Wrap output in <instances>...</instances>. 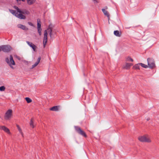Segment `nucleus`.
<instances>
[{"instance_id": "1", "label": "nucleus", "mask_w": 159, "mask_h": 159, "mask_svg": "<svg viewBox=\"0 0 159 159\" xmlns=\"http://www.w3.org/2000/svg\"><path fill=\"white\" fill-rule=\"evenodd\" d=\"M14 8L16 10L17 12L16 13L15 11L10 10V11L11 13L20 19H25V16L21 14L22 11L18 7L15 6L14 7Z\"/></svg>"}, {"instance_id": "2", "label": "nucleus", "mask_w": 159, "mask_h": 159, "mask_svg": "<svg viewBox=\"0 0 159 159\" xmlns=\"http://www.w3.org/2000/svg\"><path fill=\"white\" fill-rule=\"evenodd\" d=\"M52 30L50 28H48L47 30H45L44 31V36L43 40V43L44 48L45 47L48 41V33H49L51 37L52 35Z\"/></svg>"}, {"instance_id": "3", "label": "nucleus", "mask_w": 159, "mask_h": 159, "mask_svg": "<svg viewBox=\"0 0 159 159\" xmlns=\"http://www.w3.org/2000/svg\"><path fill=\"white\" fill-rule=\"evenodd\" d=\"M13 116V111L11 109H8L6 112L4 118L6 120H10Z\"/></svg>"}, {"instance_id": "4", "label": "nucleus", "mask_w": 159, "mask_h": 159, "mask_svg": "<svg viewBox=\"0 0 159 159\" xmlns=\"http://www.w3.org/2000/svg\"><path fill=\"white\" fill-rule=\"evenodd\" d=\"M138 139L140 141L142 142H151L150 137L147 135L139 136Z\"/></svg>"}, {"instance_id": "5", "label": "nucleus", "mask_w": 159, "mask_h": 159, "mask_svg": "<svg viewBox=\"0 0 159 159\" xmlns=\"http://www.w3.org/2000/svg\"><path fill=\"white\" fill-rule=\"evenodd\" d=\"M6 61L11 67L13 68L12 65H15V63L13 60L12 56L11 55L10 56V60L8 57H7L6 59Z\"/></svg>"}, {"instance_id": "6", "label": "nucleus", "mask_w": 159, "mask_h": 159, "mask_svg": "<svg viewBox=\"0 0 159 159\" xmlns=\"http://www.w3.org/2000/svg\"><path fill=\"white\" fill-rule=\"evenodd\" d=\"M12 49V48L9 45H2L1 46V50L5 52H8Z\"/></svg>"}, {"instance_id": "7", "label": "nucleus", "mask_w": 159, "mask_h": 159, "mask_svg": "<svg viewBox=\"0 0 159 159\" xmlns=\"http://www.w3.org/2000/svg\"><path fill=\"white\" fill-rule=\"evenodd\" d=\"M148 65L149 68H152L155 67V65L154 61L153 59L150 58H148L147 59Z\"/></svg>"}, {"instance_id": "8", "label": "nucleus", "mask_w": 159, "mask_h": 159, "mask_svg": "<svg viewBox=\"0 0 159 159\" xmlns=\"http://www.w3.org/2000/svg\"><path fill=\"white\" fill-rule=\"evenodd\" d=\"M75 129L76 131L80 134L82 135L85 137H87V135L85 132L82 130L81 128L78 126H75Z\"/></svg>"}, {"instance_id": "9", "label": "nucleus", "mask_w": 159, "mask_h": 159, "mask_svg": "<svg viewBox=\"0 0 159 159\" xmlns=\"http://www.w3.org/2000/svg\"><path fill=\"white\" fill-rule=\"evenodd\" d=\"M26 43L30 47L32 48L34 52L36 51L37 47L35 45L33 44L32 43L30 42L29 41H27Z\"/></svg>"}, {"instance_id": "10", "label": "nucleus", "mask_w": 159, "mask_h": 159, "mask_svg": "<svg viewBox=\"0 0 159 159\" xmlns=\"http://www.w3.org/2000/svg\"><path fill=\"white\" fill-rule=\"evenodd\" d=\"M2 130H3L5 132L7 133V134L9 135L11 134V133L10 132L9 129L7 127H6L5 126H2Z\"/></svg>"}, {"instance_id": "11", "label": "nucleus", "mask_w": 159, "mask_h": 159, "mask_svg": "<svg viewBox=\"0 0 159 159\" xmlns=\"http://www.w3.org/2000/svg\"><path fill=\"white\" fill-rule=\"evenodd\" d=\"M17 27L18 28H20L24 30H27L28 29V28H27L25 25L21 24H18L17 25Z\"/></svg>"}, {"instance_id": "12", "label": "nucleus", "mask_w": 159, "mask_h": 159, "mask_svg": "<svg viewBox=\"0 0 159 159\" xmlns=\"http://www.w3.org/2000/svg\"><path fill=\"white\" fill-rule=\"evenodd\" d=\"M107 7H105V9H102V11L103 12L105 16H107V17H109V14L107 11H106L105 9H107Z\"/></svg>"}, {"instance_id": "13", "label": "nucleus", "mask_w": 159, "mask_h": 159, "mask_svg": "<svg viewBox=\"0 0 159 159\" xmlns=\"http://www.w3.org/2000/svg\"><path fill=\"white\" fill-rule=\"evenodd\" d=\"M16 126L18 131L21 135L22 137L23 138H24V134L22 132L21 129L18 125H16Z\"/></svg>"}, {"instance_id": "14", "label": "nucleus", "mask_w": 159, "mask_h": 159, "mask_svg": "<svg viewBox=\"0 0 159 159\" xmlns=\"http://www.w3.org/2000/svg\"><path fill=\"white\" fill-rule=\"evenodd\" d=\"M41 60V58L40 57H38L37 59V61L32 66V69H33L38 64H39V63L40 62V61Z\"/></svg>"}, {"instance_id": "15", "label": "nucleus", "mask_w": 159, "mask_h": 159, "mask_svg": "<svg viewBox=\"0 0 159 159\" xmlns=\"http://www.w3.org/2000/svg\"><path fill=\"white\" fill-rule=\"evenodd\" d=\"M133 64L130 63H126L124 66V68L126 69H129L130 67L132 66Z\"/></svg>"}, {"instance_id": "16", "label": "nucleus", "mask_w": 159, "mask_h": 159, "mask_svg": "<svg viewBox=\"0 0 159 159\" xmlns=\"http://www.w3.org/2000/svg\"><path fill=\"white\" fill-rule=\"evenodd\" d=\"M50 110L54 111H57L58 110V106H55L50 108Z\"/></svg>"}, {"instance_id": "17", "label": "nucleus", "mask_w": 159, "mask_h": 159, "mask_svg": "<svg viewBox=\"0 0 159 159\" xmlns=\"http://www.w3.org/2000/svg\"><path fill=\"white\" fill-rule=\"evenodd\" d=\"M140 63L135 64L133 67V68L136 70H139V66Z\"/></svg>"}, {"instance_id": "18", "label": "nucleus", "mask_w": 159, "mask_h": 159, "mask_svg": "<svg viewBox=\"0 0 159 159\" xmlns=\"http://www.w3.org/2000/svg\"><path fill=\"white\" fill-rule=\"evenodd\" d=\"M35 0H27V3L30 5L33 4L35 2Z\"/></svg>"}, {"instance_id": "19", "label": "nucleus", "mask_w": 159, "mask_h": 159, "mask_svg": "<svg viewBox=\"0 0 159 159\" xmlns=\"http://www.w3.org/2000/svg\"><path fill=\"white\" fill-rule=\"evenodd\" d=\"M30 126L31 128H34L35 125H34V122L32 119H31V120H30Z\"/></svg>"}, {"instance_id": "20", "label": "nucleus", "mask_w": 159, "mask_h": 159, "mask_svg": "<svg viewBox=\"0 0 159 159\" xmlns=\"http://www.w3.org/2000/svg\"><path fill=\"white\" fill-rule=\"evenodd\" d=\"M114 34L116 36L120 37V34L118 30L115 31L114 32Z\"/></svg>"}, {"instance_id": "21", "label": "nucleus", "mask_w": 159, "mask_h": 159, "mask_svg": "<svg viewBox=\"0 0 159 159\" xmlns=\"http://www.w3.org/2000/svg\"><path fill=\"white\" fill-rule=\"evenodd\" d=\"M40 20L39 19H37V28H41V25L40 24Z\"/></svg>"}, {"instance_id": "22", "label": "nucleus", "mask_w": 159, "mask_h": 159, "mask_svg": "<svg viewBox=\"0 0 159 159\" xmlns=\"http://www.w3.org/2000/svg\"><path fill=\"white\" fill-rule=\"evenodd\" d=\"M25 99L28 103H30L32 101V100L29 98H25Z\"/></svg>"}, {"instance_id": "23", "label": "nucleus", "mask_w": 159, "mask_h": 159, "mask_svg": "<svg viewBox=\"0 0 159 159\" xmlns=\"http://www.w3.org/2000/svg\"><path fill=\"white\" fill-rule=\"evenodd\" d=\"M25 14L27 15L29 14H30V12L29 11L26 10H24L23 11H22L21 14Z\"/></svg>"}, {"instance_id": "24", "label": "nucleus", "mask_w": 159, "mask_h": 159, "mask_svg": "<svg viewBox=\"0 0 159 159\" xmlns=\"http://www.w3.org/2000/svg\"><path fill=\"white\" fill-rule=\"evenodd\" d=\"M126 61H132L133 62V60L130 57H127L126 58Z\"/></svg>"}, {"instance_id": "25", "label": "nucleus", "mask_w": 159, "mask_h": 159, "mask_svg": "<svg viewBox=\"0 0 159 159\" xmlns=\"http://www.w3.org/2000/svg\"><path fill=\"white\" fill-rule=\"evenodd\" d=\"M5 87L4 86H2L0 87V91H4L5 89Z\"/></svg>"}, {"instance_id": "26", "label": "nucleus", "mask_w": 159, "mask_h": 159, "mask_svg": "<svg viewBox=\"0 0 159 159\" xmlns=\"http://www.w3.org/2000/svg\"><path fill=\"white\" fill-rule=\"evenodd\" d=\"M140 65L142 67L144 68H147L148 67V66L147 65H145V64L142 63H140Z\"/></svg>"}, {"instance_id": "27", "label": "nucleus", "mask_w": 159, "mask_h": 159, "mask_svg": "<svg viewBox=\"0 0 159 159\" xmlns=\"http://www.w3.org/2000/svg\"><path fill=\"white\" fill-rule=\"evenodd\" d=\"M38 33L39 34V35H41V31L42 29L41 28H37Z\"/></svg>"}, {"instance_id": "28", "label": "nucleus", "mask_w": 159, "mask_h": 159, "mask_svg": "<svg viewBox=\"0 0 159 159\" xmlns=\"http://www.w3.org/2000/svg\"><path fill=\"white\" fill-rule=\"evenodd\" d=\"M14 57H15L17 59H18V60H20V57L16 55H15L14 56Z\"/></svg>"}, {"instance_id": "29", "label": "nucleus", "mask_w": 159, "mask_h": 159, "mask_svg": "<svg viewBox=\"0 0 159 159\" xmlns=\"http://www.w3.org/2000/svg\"><path fill=\"white\" fill-rule=\"evenodd\" d=\"M94 3H98L99 2V0H92Z\"/></svg>"}, {"instance_id": "30", "label": "nucleus", "mask_w": 159, "mask_h": 159, "mask_svg": "<svg viewBox=\"0 0 159 159\" xmlns=\"http://www.w3.org/2000/svg\"><path fill=\"white\" fill-rule=\"evenodd\" d=\"M28 24H29V25L30 26H34V25L31 22H29L28 23Z\"/></svg>"}, {"instance_id": "31", "label": "nucleus", "mask_w": 159, "mask_h": 159, "mask_svg": "<svg viewBox=\"0 0 159 159\" xmlns=\"http://www.w3.org/2000/svg\"><path fill=\"white\" fill-rule=\"evenodd\" d=\"M17 2H19V1H22L23 2H24L25 0H16Z\"/></svg>"}, {"instance_id": "32", "label": "nucleus", "mask_w": 159, "mask_h": 159, "mask_svg": "<svg viewBox=\"0 0 159 159\" xmlns=\"http://www.w3.org/2000/svg\"><path fill=\"white\" fill-rule=\"evenodd\" d=\"M2 126H0V130H2Z\"/></svg>"}, {"instance_id": "33", "label": "nucleus", "mask_w": 159, "mask_h": 159, "mask_svg": "<svg viewBox=\"0 0 159 159\" xmlns=\"http://www.w3.org/2000/svg\"><path fill=\"white\" fill-rule=\"evenodd\" d=\"M1 51V46H0V52Z\"/></svg>"}]
</instances>
